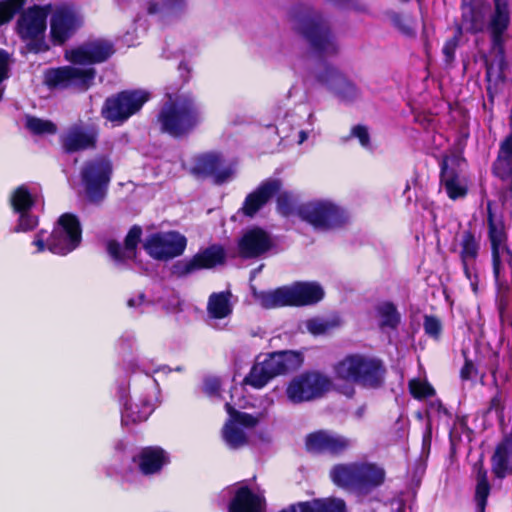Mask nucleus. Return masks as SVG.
<instances>
[{
    "label": "nucleus",
    "mask_w": 512,
    "mask_h": 512,
    "mask_svg": "<svg viewBox=\"0 0 512 512\" xmlns=\"http://www.w3.org/2000/svg\"><path fill=\"white\" fill-rule=\"evenodd\" d=\"M113 53L112 44L106 40H95L66 50L65 59L72 65L50 70L46 74V82L54 86L87 89L95 77L92 65L107 60Z\"/></svg>",
    "instance_id": "obj_1"
},
{
    "label": "nucleus",
    "mask_w": 512,
    "mask_h": 512,
    "mask_svg": "<svg viewBox=\"0 0 512 512\" xmlns=\"http://www.w3.org/2000/svg\"><path fill=\"white\" fill-rule=\"evenodd\" d=\"M335 379L344 381L346 385L341 392L351 397L354 394L353 384L365 387H377L383 381L384 369L378 360L362 355H348L334 366Z\"/></svg>",
    "instance_id": "obj_2"
},
{
    "label": "nucleus",
    "mask_w": 512,
    "mask_h": 512,
    "mask_svg": "<svg viewBox=\"0 0 512 512\" xmlns=\"http://www.w3.org/2000/svg\"><path fill=\"white\" fill-rule=\"evenodd\" d=\"M255 301L264 308L309 306L321 301L323 288L316 282H295L270 291L258 292L252 288Z\"/></svg>",
    "instance_id": "obj_3"
},
{
    "label": "nucleus",
    "mask_w": 512,
    "mask_h": 512,
    "mask_svg": "<svg viewBox=\"0 0 512 512\" xmlns=\"http://www.w3.org/2000/svg\"><path fill=\"white\" fill-rule=\"evenodd\" d=\"M202 120V114L191 97H169L163 105L158 122L161 130L174 137L186 135L192 131Z\"/></svg>",
    "instance_id": "obj_4"
},
{
    "label": "nucleus",
    "mask_w": 512,
    "mask_h": 512,
    "mask_svg": "<svg viewBox=\"0 0 512 512\" xmlns=\"http://www.w3.org/2000/svg\"><path fill=\"white\" fill-rule=\"evenodd\" d=\"M51 4L33 5L24 10L15 24V31L27 52L41 53L50 49L46 39L47 18Z\"/></svg>",
    "instance_id": "obj_5"
},
{
    "label": "nucleus",
    "mask_w": 512,
    "mask_h": 512,
    "mask_svg": "<svg viewBox=\"0 0 512 512\" xmlns=\"http://www.w3.org/2000/svg\"><path fill=\"white\" fill-rule=\"evenodd\" d=\"M81 242V228L78 219L72 214L62 215L51 233L40 230L34 237L32 245L36 252L46 250L58 255H66Z\"/></svg>",
    "instance_id": "obj_6"
},
{
    "label": "nucleus",
    "mask_w": 512,
    "mask_h": 512,
    "mask_svg": "<svg viewBox=\"0 0 512 512\" xmlns=\"http://www.w3.org/2000/svg\"><path fill=\"white\" fill-rule=\"evenodd\" d=\"M299 217L317 230L338 228L348 220L347 212L330 199H313L298 209Z\"/></svg>",
    "instance_id": "obj_7"
},
{
    "label": "nucleus",
    "mask_w": 512,
    "mask_h": 512,
    "mask_svg": "<svg viewBox=\"0 0 512 512\" xmlns=\"http://www.w3.org/2000/svg\"><path fill=\"white\" fill-rule=\"evenodd\" d=\"M330 386L327 376L316 371L305 372L294 376L289 381L286 396L294 404L308 402L323 396L329 391Z\"/></svg>",
    "instance_id": "obj_8"
},
{
    "label": "nucleus",
    "mask_w": 512,
    "mask_h": 512,
    "mask_svg": "<svg viewBox=\"0 0 512 512\" xmlns=\"http://www.w3.org/2000/svg\"><path fill=\"white\" fill-rule=\"evenodd\" d=\"M49 21V41L54 46H61L68 41L82 26L83 17L70 5H51Z\"/></svg>",
    "instance_id": "obj_9"
},
{
    "label": "nucleus",
    "mask_w": 512,
    "mask_h": 512,
    "mask_svg": "<svg viewBox=\"0 0 512 512\" xmlns=\"http://www.w3.org/2000/svg\"><path fill=\"white\" fill-rule=\"evenodd\" d=\"M142 245L153 259L168 261L183 254L187 239L176 231L152 232L143 239Z\"/></svg>",
    "instance_id": "obj_10"
},
{
    "label": "nucleus",
    "mask_w": 512,
    "mask_h": 512,
    "mask_svg": "<svg viewBox=\"0 0 512 512\" xmlns=\"http://www.w3.org/2000/svg\"><path fill=\"white\" fill-rule=\"evenodd\" d=\"M112 166L105 157L95 158L85 163L81 178L87 198L96 202L101 200L110 181Z\"/></svg>",
    "instance_id": "obj_11"
},
{
    "label": "nucleus",
    "mask_w": 512,
    "mask_h": 512,
    "mask_svg": "<svg viewBox=\"0 0 512 512\" xmlns=\"http://www.w3.org/2000/svg\"><path fill=\"white\" fill-rule=\"evenodd\" d=\"M149 99L144 90L125 91L106 100L102 114L107 120L120 124L138 112Z\"/></svg>",
    "instance_id": "obj_12"
},
{
    "label": "nucleus",
    "mask_w": 512,
    "mask_h": 512,
    "mask_svg": "<svg viewBox=\"0 0 512 512\" xmlns=\"http://www.w3.org/2000/svg\"><path fill=\"white\" fill-rule=\"evenodd\" d=\"M297 30L310 42L320 56L337 52L338 45L328 26L318 17L304 18L298 22Z\"/></svg>",
    "instance_id": "obj_13"
},
{
    "label": "nucleus",
    "mask_w": 512,
    "mask_h": 512,
    "mask_svg": "<svg viewBox=\"0 0 512 512\" xmlns=\"http://www.w3.org/2000/svg\"><path fill=\"white\" fill-rule=\"evenodd\" d=\"M485 4L482 0H463L462 6V23L458 27L457 34L446 41L443 47V53L448 62L454 59L455 50L458 46L459 36L462 30L477 32L484 28Z\"/></svg>",
    "instance_id": "obj_14"
},
{
    "label": "nucleus",
    "mask_w": 512,
    "mask_h": 512,
    "mask_svg": "<svg viewBox=\"0 0 512 512\" xmlns=\"http://www.w3.org/2000/svg\"><path fill=\"white\" fill-rule=\"evenodd\" d=\"M226 410L229 419L223 427L222 436L230 448L236 449L247 443V430L258 424L259 417L239 412L228 403Z\"/></svg>",
    "instance_id": "obj_15"
},
{
    "label": "nucleus",
    "mask_w": 512,
    "mask_h": 512,
    "mask_svg": "<svg viewBox=\"0 0 512 512\" xmlns=\"http://www.w3.org/2000/svg\"><path fill=\"white\" fill-rule=\"evenodd\" d=\"M193 172L198 175L208 176L217 184H222L233 179L236 174V164H225L220 154L215 152L204 153L195 159Z\"/></svg>",
    "instance_id": "obj_16"
},
{
    "label": "nucleus",
    "mask_w": 512,
    "mask_h": 512,
    "mask_svg": "<svg viewBox=\"0 0 512 512\" xmlns=\"http://www.w3.org/2000/svg\"><path fill=\"white\" fill-rule=\"evenodd\" d=\"M460 163L461 159L457 156L446 157L442 162L440 187L452 200L462 198L467 193L466 181L460 176Z\"/></svg>",
    "instance_id": "obj_17"
},
{
    "label": "nucleus",
    "mask_w": 512,
    "mask_h": 512,
    "mask_svg": "<svg viewBox=\"0 0 512 512\" xmlns=\"http://www.w3.org/2000/svg\"><path fill=\"white\" fill-rule=\"evenodd\" d=\"M281 182L277 179H267L259 184L245 197L239 213L247 217L255 216L268 201L280 191Z\"/></svg>",
    "instance_id": "obj_18"
},
{
    "label": "nucleus",
    "mask_w": 512,
    "mask_h": 512,
    "mask_svg": "<svg viewBox=\"0 0 512 512\" xmlns=\"http://www.w3.org/2000/svg\"><path fill=\"white\" fill-rule=\"evenodd\" d=\"M480 250V242L470 232L461 235L458 244V252L461 258L466 277L470 280L471 286L476 291V259Z\"/></svg>",
    "instance_id": "obj_19"
},
{
    "label": "nucleus",
    "mask_w": 512,
    "mask_h": 512,
    "mask_svg": "<svg viewBox=\"0 0 512 512\" xmlns=\"http://www.w3.org/2000/svg\"><path fill=\"white\" fill-rule=\"evenodd\" d=\"M97 132L94 127L83 123H76L69 127L62 135L63 148L68 152H76L93 147L96 142Z\"/></svg>",
    "instance_id": "obj_20"
},
{
    "label": "nucleus",
    "mask_w": 512,
    "mask_h": 512,
    "mask_svg": "<svg viewBox=\"0 0 512 512\" xmlns=\"http://www.w3.org/2000/svg\"><path fill=\"white\" fill-rule=\"evenodd\" d=\"M272 239L261 228L247 230L239 240V253L244 258L261 256L272 248Z\"/></svg>",
    "instance_id": "obj_21"
},
{
    "label": "nucleus",
    "mask_w": 512,
    "mask_h": 512,
    "mask_svg": "<svg viewBox=\"0 0 512 512\" xmlns=\"http://www.w3.org/2000/svg\"><path fill=\"white\" fill-rule=\"evenodd\" d=\"M349 446V439L329 431H317L306 438V447L312 452L340 453Z\"/></svg>",
    "instance_id": "obj_22"
},
{
    "label": "nucleus",
    "mask_w": 512,
    "mask_h": 512,
    "mask_svg": "<svg viewBox=\"0 0 512 512\" xmlns=\"http://www.w3.org/2000/svg\"><path fill=\"white\" fill-rule=\"evenodd\" d=\"M169 462V453L159 446L145 447L137 455L139 470L144 475L159 473Z\"/></svg>",
    "instance_id": "obj_23"
},
{
    "label": "nucleus",
    "mask_w": 512,
    "mask_h": 512,
    "mask_svg": "<svg viewBox=\"0 0 512 512\" xmlns=\"http://www.w3.org/2000/svg\"><path fill=\"white\" fill-rule=\"evenodd\" d=\"M265 502L262 496L246 487H240L229 505V512H264Z\"/></svg>",
    "instance_id": "obj_24"
},
{
    "label": "nucleus",
    "mask_w": 512,
    "mask_h": 512,
    "mask_svg": "<svg viewBox=\"0 0 512 512\" xmlns=\"http://www.w3.org/2000/svg\"><path fill=\"white\" fill-rule=\"evenodd\" d=\"M225 259V253L220 246H211L210 248L199 252L192 259L184 263V272L190 273L198 269H209L222 264Z\"/></svg>",
    "instance_id": "obj_25"
},
{
    "label": "nucleus",
    "mask_w": 512,
    "mask_h": 512,
    "mask_svg": "<svg viewBox=\"0 0 512 512\" xmlns=\"http://www.w3.org/2000/svg\"><path fill=\"white\" fill-rule=\"evenodd\" d=\"M142 230L138 226L132 227L126 238L124 247L120 244L110 241L107 245L109 254L116 261H125L127 259H133L136 256V247L141 239Z\"/></svg>",
    "instance_id": "obj_26"
},
{
    "label": "nucleus",
    "mask_w": 512,
    "mask_h": 512,
    "mask_svg": "<svg viewBox=\"0 0 512 512\" xmlns=\"http://www.w3.org/2000/svg\"><path fill=\"white\" fill-rule=\"evenodd\" d=\"M267 357L275 376L295 371L303 364V355L297 351H279Z\"/></svg>",
    "instance_id": "obj_27"
},
{
    "label": "nucleus",
    "mask_w": 512,
    "mask_h": 512,
    "mask_svg": "<svg viewBox=\"0 0 512 512\" xmlns=\"http://www.w3.org/2000/svg\"><path fill=\"white\" fill-rule=\"evenodd\" d=\"M234 303L230 291L212 293L207 302V315L212 320H224L231 316Z\"/></svg>",
    "instance_id": "obj_28"
},
{
    "label": "nucleus",
    "mask_w": 512,
    "mask_h": 512,
    "mask_svg": "<svg viewBox=\"0 0 512 512\" xmlns=\"http://www.w3.org/2000/svg\"><path fill=\"white\" fill-rule=\"evenodd\" d=\"M384 469L374 463L361 462L358 468V487L360 490H370L382 485L385 481Z\"/></svg>",
    "instance_id": "obj_29"
},
{
    "label": "nucleus",
    "mask_w": 512,
    "mask_h": 512,
    "mask_svg": "<svg viewBox=\"0 0 512 512\" xmlns=\"http://www.w3.org/2000/svg\"><path fill=\"white\" fill-rule=\"evenodd\" d=\"M510 21L508 0H495L494 12L491 15L489 29L494 42L500 41L502 33L507 29Z\"/></svg>",
    "instance_id": "obj_30"
},
{
    "label": "nucleus",
    "mask_w": 512,
    "mask_h": 512,
    "mask_svg": "<svg viewBox=\"0 0 512 512\" xmlns=\"http://www.w3.org/2000/svg\"><path fill=\"white\" fill-rule=\"evenodd\" d=\"M273 377H275V374L270 367L268 357H266L263 361H258L253 365L249 374L244 378V383L255 389H261Z\"/></svg>",
    "instance_id": "obj_31"
},
{
    "label": "nucleus",
    "mask_w": 512,
    "mask_h": 512,
    "mask_svg": "<svg viewBox=\"0 0 512 512\" xmlns=\"http://www.w3.org/2000/svg\"><path fill=\"white\" fill-rule=\"evenodd\" d=\"M359 463L340 464L332 468L330 476L332 481L341 487H358Z\"/></svg>",
    "instance_id": "obj_32"
},
{
    "label": "nucleus",
    "mask_w": 512,
    "mask_h": 512,
    "mask_svg": "<svg viewBox=\"0 0 512 512\" xmlns=\"http://www.w3.org/2000/svg\"><path fill=\"white\" fill-rule=\"evenodd\" d=\"M512 443L505 440L501 443L492 458L493 472L499 478H503L510 471V460L512 458Z\"/></svg>",
    "instance_id": "obj_33"
},
{
    "label": "nucleus",
    "mask_w": 512,
    "mask_h": 512,
    "mask_svg": "<svg viewBox=\"0 0 512 512\" xmlns=\"http://www.w3.org/2000/svg\"><path fill=\"white\" fill-rule=\"evenodd\" d=\"M10 203L15 212H28L35 203V195L27 186L21 185L12 191Z\"/></svg>",
    "instance_id": "obj_34"
},
{
    "label": "nucleus",
    "mask_w": 512,
    "mask_h": 512,
    "mask_svg": "<svg viewBox=\"0 0 512 512\" xmlns=\"http://www.w3.org/2000/svg\"><path fill=\"white\" fill-rule=\"evenodd\" d=\"M341 321L338 317L332 318H311L303 322V326L310 334L314 336L324 335L331 330L339 327Z\"/></svg>",
    "instance_id": "obj_35"
},
{
    "label": "nucleus",
    "mask_w": 512,
    "mask_h": 512,
    "mask_svg": "<svg viewBox=\"0 0 512 512\" xmlns=\"http://www.w3.org/2000/svg\"><path fill=\"white\" fill-rule=\"evenodd\" d=\"M154 406L150 402H144L141 405L137 403L126 406L122 413V421L124 423H137L148 419L153 412Z\"/></svg>",
    "instance_id": "obj_36"
},
{
    "label": "nucleus",
    "mask_w": 512,
    "mask_h": 512,
    "mask_svg": "<svg viewBox=\"0 0 512 512\" xmlns=\"http://www.w3.org/2000/svg\"><path fill=\"white\" fill-rule=\"evenodd\" d=\"M493 273L496 280L500 279L503 264H512V251L507 244L491 247Z\"/></svg>",
    "instance_id": "obj_37"
},
{
    "label": "nucleus",
    "mask_w": 512,
    "mask_h": 512,
    "mask_svg": "<svg viewBox=\"0 0 512 512\" xmlns=\"http://www.w3.org/2000/svg\"><path fill=\"white\" fill-rule=\"evenodd\" d=\"M489 492L490 486L487 480V472L482 467H479L477 471L476 501L480 512H484Z\"/></svg>",
    "instance_id": "obj_38"
},
{
    "label": "nucleus",
    "mask_w": 512,
    "mask_h": 512,
    "mask_svg": "<svg viewBox=\"0 0 512 512\" xmlns=\"http://www.w3.org/2000/svg\"><path fill=\"white\" fill-rule=\"evenodd\" d=\"M26 127L30 132L37 135L55 134L57 131L53 122L32 116L26 118Z\"/></svg>",
    "instance_id": "obj_39"
},
{
    "label": "nucleus",
    "mask_w": 512,
    "mask_h": 512,
    "mask_svg": "<svg viewBox=\"0 0 512 512\" xmlns=\"http://www.w3.org/2000/svg\"><path fill=\"white\" fill-rule=\"evenodd\" d=\"M185 6V0H163L162 4L151 2L148 6V12L150 14H176L182 11L185 8Z\"/></svg>",
    "instance_id": "obj_40"
},
{
    "label": "nucleus",
    "mask_w": 512,
    "mask_h": 512,
    "mask_svg": "<svg viewBox=\"0 0 512 512\" xmlns=\"http://www.w3.org/2000/svg\"><path fill=\"white\" fill-rule=\"evenodd\" d=\"M489 240L491 247L507 244V235L502 223L494 222L490 206H488Z\"/></svg>",
    "instance_id": "obj_41"
},
{
    "label": "nucleus",
    "mask_w": 512,
    "mask_h": 512,
    "mask_svg": "<svg viewBox=\"0 0 512 512\" xmlns=\"http://www.w3.org/2000/svg\"><path fill=\"white\" fill-rule=\"evenodd\" d=\"M314 512H346L345 504L341 499L313 500Z\"/></svg>",
    "instance_id": "obj_42"
},
{
    "label": "nucleus",
    "mask_w": 512,
    "mask_h": 512,
    "mask_svg": "<svg viewBox=\"0 0 512 512\" xmlns=\"http://www.w3.org/2000/svg\"><path fill=\"white\" fill-rule=\"evenodd\" d=\"M19 0H1L0 1V26L7 24L12 20L15 13L23 7Z\"/></svg>",
    "instance_id": "obj_43"
},
{
    "label": "nucleus",
    "mask_w": 512,
    "mask_h": 512,
    "mask_svg": "<svg viewBox=\"0 0 512 512\" xmlns=\"http://www.w3.org/2000/svg\"><path fill=\"white\" fill-rule=\"evenodd\" d=\"M409 389L411 394L417 399H424L434 394L433 387L424 380L412 379L409 382Z\"/></svg>",
    "instance_id": "obj_44"
},
{
    "label": "nucleus",
    "mask_w": 512,
    "mask_h": 512,
    "mask_svg": "<svg viewBox=\"0 0 512 512\" xmlns=\"http://www.w3.org/2000/svg\"><path fill=\"white\" fill-rule=\"evenodd\" d=\"M378 312L381 317L382 325L394 327L399 321L398 313L391 303H383L380 305Z\"/></svg>",
    "instance_id": "obj_45"
},
{
    "label": "nucleus",
    "mask_w": 512,
    "mask_h": 512,
    "mask_svg": "<svg viewBox=\"0 0 512 512\" xmlns=\"http://www.w3.org/2000/svg\"><path fill=\"white\" fill-rule=\"evenodd\" d=\"M503 59L500 58L496 63H487V81L489 88L494 85L497 86L503 80Z\"/></svg>",
    "instance_id": "obj_46"
},
{
    "label": "nucleus",
    "mask_w": 512,
    "mask_h": 512,
    "mask_svg": "<svg viewBox=\"0 0 512 512\" xmlns=\"http://www.w3.org/2000/svg\"><path fill=\"white\" fill-rule=\"evenodd\" d=\"M331 88L338 94L345 96V91L349 94L355 93V88L349 82H347L340 74L332 72V80L329 82Z\"/></svg>",
    "instance_id": "obj_47"
},
{
    "label": "nucleus",
    "mask_w": 512,
    "mask_h": 512,
    "mask_svg": "<svg viewBox=\"0 0 512 512\" xmlns=\"http://www.w3.org/2000/svg\"><path fill=\"white\" fill-rule=\"evenodd\" d=\"M10 54L0 50V100L4 93V81L9 77Z\"/></svg>",
    "instance_id": "obj_48"
},
{
    "label": "nucleus",
    "mask_w": 512,
    "mask_h": 512,
    "mask_svg": "<svg viewBox=\"0 0 512 512\" xmlns=\"http://www.w3.org/2000/svg\"><path fill=\"white\" fill-rule=\"evenodd\" d=\"M20 217L15 228L16 232H28L38 225V219L28 212L19 213Z\"/></svg>",
    "instance_id": "obj_49"
},
{
    "label": "nucleus",
    "mask_w": 512,
    "mask_h": 512,
    "mask_svg": "<svg viewBox=\"0 0 512 512\" xmlns=\"http://www.w3.org/2000/svg\"><path fill=\"white\" fill-rule=\"evenodd\" d=\"M424 329L429 336L438 338L442 331V324L438 318L426 316L424 319Z\"/></svg>",
    "instance_id": "obj_50"
},
{
    "label": "nucleus",
    "mask_w": 512,
    "mask_h": 512,
    "mask_svg": "<svg viewBox=\"0 0 512 512\" xmlns=\"http://www.w3.org/2000/svg\"><path fill=\"white\" fill-rule=\"evenodd\" d=\"M293 197L288 192H283L277 199V210L280 214L288 216L292 212Z\"/></svg>",
    "instance_id": "obj_51"
},
{
    "label": "nucleus",
    "mask_w": 512,
    "mask_h": 512,
    "mask_svg": "<svg viewBox=\"0 0 512 512\" xmlns=\"http://www.w3.org/2000/svg\"><path fill=\"white\" fill-rule=\"evenodd\" d=\"M391 21L395 27H397L402 33L411 35L414 32L412 21L405 16L394 14L391 17Z\"/></svg>",
    "instance_id": "obj_52"
},
{
    "label": "nucleus",
    "mask_w": 512,
    "mask_h": 512,
    "mask_svg": "<svg viewBox=\"0 0 512 512\" xmlns=\"http://www.w3.org/2000/svg\"><path fill=\"white\" fill-rule=\"evenodd\" d=\"M351 135L358 139L360 145L365 149H370V135L365 126H355L351 130Z\"/></svg>",
    "instance_id": "obj_53"
},
{
    "label": "nucleus",
    "mask_w": 512,
    "mask_h": 512,
    "mask_svg": "<svg viewBox=\"0 0 512 512\" xmlns=\"http://www.w3.org/2000/svg\"><path fill=\"white\" fill-rule=\"evenodd\" d=\"M281 512H314L313 501L291 505L288 509Z\"/></svg>",
    "instance_id": "obj_54"
},
{
    "label": "nucleus",
    "mask_w": 512,
    "mask_h": 512,
    "mask_svg": "<svg viewBox=\"0 0 512 512\" xmlns=\"http://www.w3.org/2000/svg\"><path fill=\"white\" fill-rule=\"evenodd\" d=\"M145 303H146V298H145V295L142 293H139V294L129 298L127 301V305L130 308H134V309H140L141 307L144 306Z\"/></svg>",
    "instance_id": "obj_55"
},
{
    "label": "nucleus",
    "mask_w": 512,
    "mask_h": 512,
    "mask_svg": "<svg viewBox=\"0 0 512 512\" xmlns=\"http://www.w3.org/2000/svg\"><path fill=\"white\" fill-rule=\"evenodd\" d=\"M219 389V381L216 379H210L205 382V390L209 393H216Z\"/></svg>",
    "instance_id": "obj_56"
},
{
    "label": "nucleus",
    "mask_w": 512,
    "mask_h": 512,
    "mask_svg": "<svg viewBox=\"0 0 512 512\" xmlns=\"http://www.w3.org/2000/svg\"><path fill=\"white\" fill-rule=\"evenodd\" d=\"M308 138V133L306 131H300L299 132V140L298 143L302 144L304 141H306Z\"/></svg>",
    "instance_id": "obj_57"
},
{
    "label": "nucleus",
    "mask_w": 512,
    "mask_h": 512,
    "mask_svg": "<svg viewBox=\"0 0 512 512\" xmlns=\"http://www.w3.org/2000/svg\"><path fill=\"white\" fill-rule=\"evenodd\" d=\"M262 266H260L257 270H254L252 272V277H254L256 275L257 272H259L261 270Z\"/></svg>",
    "instance_id": "obj_58"
},
{
    "label": "nucleus",
    "mask_w": 512,
    "mask_h": 512,
    "mask_svg": "<svg viewBox=\"0 0 512 512\" xmlns=\"http://www.w3.org/2000/svg\"><path fill=\"white\" fill-rule=\"evenodd\" d=\"M26 0H19V4H25Z\"/></svg>",
    "instance_id": "obj_59"
}]
</instances>
